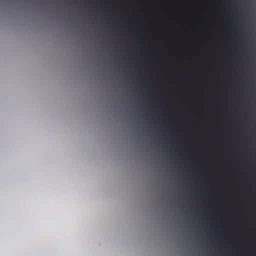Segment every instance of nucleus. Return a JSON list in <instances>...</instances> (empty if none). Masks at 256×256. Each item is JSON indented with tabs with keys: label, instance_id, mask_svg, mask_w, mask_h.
I'll return each mask as SVG.
<instances>
[{
	"label": "nucleus",
	"instance_id": "f257e3e1",
	"mask_svg": "<svg viewBox=\"0 0 256 256\" xmlns=\"http://www.w3.org/2000/svg\"><path fill=\"white\" fill-rule=\"evenodd\" d=\"M158 112H238V111H158Z\"/></svg>",
	"mask_w": 256,
	"mask_h": 256
},
{
	"label": "nucleus",
	"instance_id": "f03ea898",
	"mask_svg": "<svg viewBox=\"0 0 256 256\" xmlns=\"http://www.w3.org/2000/svg\"><path fill=\"white\" fill-rule=\"evenodd\" d=\"M248 98L250 99L254 100V91L252 90L250 94H248Z\"/></svg>",
	"mask_w": 256,
	"mask_h": 256
},
{
	"label": "nucleus",
	"instance_id": "7ed1b4c3",
	"mask_svg": "<svg viewBox=\"0 0 256 256\" xmlns=\"http://www.w3.org/2000/svg\"><path fill=\"white\" fill-rule=\"evenodd\" d=\"M169 114L170 113H158V114ZM176 114H180L181 113H176ZM192 114H204V113H191Z\"/></svg>",
	"mask_w": 256,
	"mask_h": 256
}]
</instances>
